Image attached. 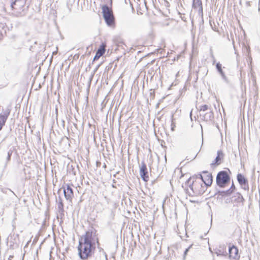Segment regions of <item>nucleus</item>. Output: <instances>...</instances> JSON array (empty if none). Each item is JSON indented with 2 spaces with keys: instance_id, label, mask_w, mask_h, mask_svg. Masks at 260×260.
Returning a JSON list of instances; mask_svg holds the SVG:
<instances>
[{
  "instance_id": "nucleus-1",
  "label": "nucleus",
  "mask_w": 260,
  "mask_h": 260,
  "mask_svg": "<svg viewBox=\"0 0 260 260\" xmlns=\"http://www.w3.org/2000/svg\"><path fill=\"white\" fill-rule=\"evenodd\" d=\"M98 243V239L95 234L92 232H86L79 239L78 247V253L82 259H86L92 254V251L94 249L95 243Z\"/></svg>"
},
{
  "instance_id": "nucleus-2",
  "label": "nucleus",
  "mask_w": 260,
  "mask_h": 260,
  "mask_svg": "<svg viewBox=\"0 0 260 260\" xmlns=\"http://www.w3.org/2000/svg\"><path fill=\"white\" fill-rule=\"evenodd\" d=\"M187 183L189 184L187 191L190 195L198 196L204 192V187L198 178H196L195 180H194V178H190Z\"/></svg>"
},
{
  "instance_id": "nucleus-3",
  "label": "nucleus",
  "mask_w": 260,
  "mask_h": 260,
  "mask_svg": "<svg viewBox=\"0 0 260 260\" xmlns=\"http://www.w3.org/2000/svg\"><path fill=\"white\" fill-rule=\"evenodd\" d=\"M11 7L12 9L16 11V15L18 16H22L24 15V8L26 0H11Z\"/></svg>"
},
{
  "instance_id": "nucleus-4",
  "label": "nucleus",
  "mask_w": 260,
  "mask_h": 260,
  "mask_svg": "<svg viewBox=\"0 0 260 260\" xmlns=\"http://www.w3.org/2000/svg\"><path fill=\"white\" fill-rule=\"evenodd\" d=\"M102 9L104 18L107 25L111 26L113 24L114 18L112 9L107 5L102 6Z\"/></svg>"
},
{
  "instance_id": "nucleus-5",
  "label": "nucleus",
  "mask_w": 260,
  "mask_h": 260,
  "mask_svg": "<svg viewBox=\"0 0 260 260\" xmlns=\"http://www.w3.org/2000/svg\"><path fill=\"white\" fill-rule=\"evenodd\" d=\"M230 180V177L226 171H220L217 175L216 183L220 187H224Z\"/></svg>"
},
{
  "instance_id": "nucleus-6",
  "label": "nucleus",
  "mask_w": 260,
  "mask_h": 260,
  "mask_svg": "<svg viewBox=\"0 0 260 260\" xmlns=\"http://www.w3.org/2000/svg\"><path fill=\"white\" fill-rule=\"evenodd\" d=\"M198 179L206 186H210L212 183V175L208 172H203L202 175H199Z\"/></svg>"
},
{
  "instance_id": "nucleus-7",
  "label": "nucleus",
  "mask_w": 260,
  "mask_h": 260,
  "mask_svg": "<svg viewBox=\"0 0 260 260\" xmlns=\"http://www.w3.org/2000/svg\"><path fill=\"white\" fill-rule=\"evenodd\" d=\"M63 193L65 198L71 201L74 196L73 190L69 184H66L63 187Z\"/></svg>"
},
{
  "instance_id": "nucleus-8",
  "label": "nucleus",
  "mask_w": 260,
  "mask_h": 260,
  "mask_svg": "<svg viewBox=\"0 0 260 260\" xmlns=\"http://www.w3.org/2000/svg\"><path fill=\"white\" fill-rule=\"evenodd\" d=\"M237 180L243 189L245 190L249 189L248 181L243 175L238 174L237 175Z\"/></svg>"
},
{
  "instance_id": "nucleus-9",
  "label": "nucleus",
  "mask_w": 260,
  "mask_h": 260,
  "mask_svg": "<svg viewBox=\"0 0 260 260\" xmlns=\"http://www.w3.org/2000/svg\"><path fill=\"white\" fill-rule=\"evenodd\" d=\"M140 175L144 181L147 182L148 180L149 176L147 166L144 162L141 163V166L140 170Z\"/></svg>"
},
{
  "instance_id": "nucleus-10",
  "label": "nucleus",
  "mask_w": 260,
  "mask_h": 260,
  "mask_svg": "<svg viewBox=\"0 0 260 260\" xmlns=\"http://www.w3.org/2000/svg\"><path fill=\"white\" fill-rule=\"evenodd\" d=\"M229 256L230 258H232L235 259H239L240 258V255L239 254V250L237 247L233 245L232 247H229Z\"/></svg>"
},
{
  "instance_id": "nucleus-11",
  "label": "nucleus",
  "mask_w": 260,
  "mask_h": 260,
  "mask_svg": "<svg viewBox=\"0 0 260 260\" xmlns=\"http://www.w3.org/2000/svg\"><path fill=\"white\" fill-rule=\"evenodd\" d=\"M200 116L203 117V119L206 121L212 120L214 118V114L212 110H209L204 113H200Z\"/></svg>"
},
{
  "instance_id": "nucleus-12",
  "label": "nucleus",
  "mask_w": 260,
  "mask_h": 260,
  "mask_svg": "<svg viewBox=\"0 0 260 260\" xmlns=\"http://www.w3.org/2000/svg\"><path fill=\"white\" fill-rule=\"evenodd\" d=\"M223 157V154L222 151L219 150L217 151V155L214 160L211 164V166L216 165L218 166L221 164V160Z\"/></svg>"
},
{
  "instance_id": "nucleus-13",
  "label": "nucleus",
  "mask_w": 260,
  "mask_h": 260,
  "mask_svg": "<svg viewBox=\"0 0 260 260\" xmlns=\"http://www.w3.org/2000/svg\"><path fill=\"white\" fill-rule=\"evenodd\" d=\"M105 52V45L102 44L100 47L98 49L94 57L93 60L98 59L101 56H102Z\"/></svg>"
},
{
  "instance_id": "nucleus-14",
  "label": "nucleus",
  "mask_w": 260,
  "mask_h": 260,
  "mask_svg": "<svg viewBox=\"0 0 260 260\" xmlns=\"http://www.w3.org/2000/svg\"><path fill=\"white\" fill-rule=\"evenodd\" d=\"M192 7L194 9L199 8V13L203 14V7L201 0H193Z\"/></svg>"
},
{
  "instance_id": "nucleus-15",
  "label": "nucleus",
  "mask_w": 260,
  "mask_h": 260,
  "mask_svg": "<svg viewBox=\"0 0 260 260\" xmlns=\"http://www.w3.org/2000/svg\"><path fill=\"white\" fill-rule=\"evenodd\" d=\"M9 112H8L7 114L5 115H0V131L2 129L3 126L5 125V122L7 119L8 115L9 114Z\"/></svg>"
},
{
  "instance_id": "nucleus-16",
  "label": "nucleus",
  "mask_w": 260,
  "mask_h": 260,
  "mask_svg": "<svg viewBox=\"0 0 260 260\" xmlns=\"http://www.w3.org/2000/svg\"><path fill=\"white\" fill-rule=\"evenodd\" d=\"M211 110L212 109L211 106L208 105H203L200 106V113H205V112H206Z\"/></svg>"
},
{
  "instance_id": "nucleus-17",
  "label": "nucleus",
  "mask_w": 260,
  "mask_h": 260,
  "mask_svg": "<svg viewBox=\"0 0 260 260\" xmlns=\"http://www.w3.org/2000/svg\"><path fill=\"white\" fill-rule=\"evenodd\" d=\"M216 69H217V71L219 72V73H220V74L222 76V77L223 79H225L226 77H225V75L223 71L222 70L221 64L219 62H218L216 64Z\"/></svg>"
},
{
  "instance_id": "nucleus-18",
  "label": "nucleus",
  "mask_w": 260,
  "mask_h": 260,
  "mask_svg": "<svg viewBox=\"0 0 260 260\" xmlns=\"http://www.w3.org/2000/svg\"><path fill=\"white\" fill-rule=\"evenodd\" d=\"M235 189V187L234 184V183L233 182L231 188L229 190H228L225 191V194L226 195H229V194H231L234 191Z\"/></svg>"
},
{
  "instance_id": "nucleus-19",
  "label": "nucleus",
  "mask_w": 260,
  "mask_h": 260,
  "mask_svg": "<svg viewBox=\"0 0 260 260\" xmlns=\"http://www.w3.org/2000/svg\"><path fill=\"white\" fill-rule=\"evenodd\" d=\"M58 208L60 211L63 210V204L61 198L58 200Z\"/></svg>"
},
{
  "instance_id": "nucleus-20",
  "label": "nucleus",
  "mask_w": 260,
  "mask_h": 260,
  "mask_svg": "<svg viewBox=\"0 0 260 260\" xmlns=\"http://www.w3.org/2000/svg\"><path fill=\"white\" fill-rule=\"evenodd\" d=\"M215 252L218 256L224 255V251L222 250L216 249Z\"/></svg>"
},
{
  "instance_id": "nucleus-21",
  "label": "nucleus",
  "mask_w": 260,
  "mask_h": 260,
  "mask_svg": "<svg viewBox=\"0 0 260 260\" xmlns=\"http://www.w3.org/2000/svg\"><path fill=\"white\" fill-rule=\"evenodd\" d=\"M12 154V151L11 150H10L9 151H8V152L7 153V161H9L10 160Z\"/></svg>"
},
{
  "instance_id": "nucleus-22",
  "label": "nucleus",
  "mask_w": 260,
  "mask_h": 260,
  "mask_svg": "<svg viewBox=\"0 0 260 260\" xmlns=\"http://www.w3.org/2000/svg\"><path fill=\"white\" fill-rule=\"evenodd\" d=\"M192 244L191 245H190V246H189L188 248H187V249H186V250H185L184 252V257L185 256V255L187 254V252L188 251L189 249L190 248V247L192 246Z\"/></svg>"
},
{
  "instance_id": "nucleus-23",
  "label": "nucleus",
  "mask_w": 260,
  "mask_h": 260,
  "mask_svg": "<svg viewBox=\"0 0 260 260\" xmlns=\"http://www.w3.org/2000/svg\"><path fill=\"white\" fill-rule=\"evenodd\" d=\"M13 257L12 256H10L9 257V260H11V258Z\"/></svg>"
},
{
  "instance_id": "nucleus-24",
  "label": "nucleus",
  "mask_w": 260,
  "mask_h": 260,
  "mask_svg": "<svg viewBox=\"0 0 260 260\" xmlns=\"http://www.w3.org/2000/svg\"><path fill=\"white\" fill-rule=\"evenodd\" d=\"M211 56H212V57L213 58H214V56H213V53H211Z\"/></svg>"
},
{
  "instance_id": "nucleus-25",
  "label": "nucleus",
  "mask_w": 260,
  "mask_h": 260,
  "mask_svg": "<svg viewBox=\"0 0 260 260\" xmlns=\"http://www.w3.org/2000/svg\"><path fill=\"white\" fill-rule=\"evenodd\" d=\"M172 131H174V127H172Z\"/></svg>"
},
{
  "instance_id": "nucleus-26",
  "label": "nucleus",
  "mask_w": 260,
  "mask_h": 260,
  "mask_svg": "<svg viewBox=\"0 0 260 260\" xmlns=\"http://www.w3.org/2000/svg\"><path fill=\"white\" fill-rule=\"evenodd\" d=\"M1 36H2V34H0V39H1Z\"/></svg>"
},
{
  "instance_id": "nucleus-27",
  "label": "nucleus",
  "mask_w": 260,
  "mask_h": 260,
  "mask_svg": "<svg viewBox=\"0 0 260 260\" xmlns=\"http://www.w3.org/2000/svg\"><path fill=\"white\" fill-rule=\"evenodd\" d=\"M202 144H203V140H202Z\"/></svg>"
}]
</instances>
